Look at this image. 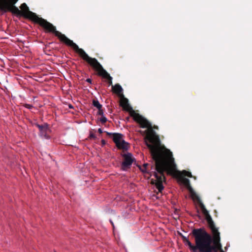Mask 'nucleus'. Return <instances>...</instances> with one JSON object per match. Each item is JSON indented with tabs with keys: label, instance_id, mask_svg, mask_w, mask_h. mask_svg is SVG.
Here are the masks:
<instances>
[{
	"label": "nucleus",
	"instance_id": "f257e3e1",
	"mask_svg": "<svg viewBox=\"0 0 252 252\" xmlns=\"http://www.w3.org/2000/svg\"><path fill=\"white\" fill-rule=\"evenodd\" d=\"M120 101V105L123 109L129 111L130 115L142 128H147L145 131L146 144L150 150L152 158L155 162V169L153 175L156 179L151 180V184H155L159 192L164 189L163 182H165L164 172L168 175L173 174L176 170V164L172 153L164 147L160 146L159 136L153 130L151 124L142 116L136 113L128 104V99L124 97Z\"/></svg>",
	"mask_w": 252,
	"mask_h": 252
},
{
	"label": "nucleus",
	"instance_id": "f03ea898",
	"mask_svg": "<svg viewBox=\"0 0 252 252\" xmlns=\"http://www.w3.org/2000/svg\"><path fill=\"white\" fill-rule=\"evenodd\" d=\"M81 58L86 62L93 69L97 72V75L102 77L103 78L107 80L109 86H112V77L104 69L102 65L95 58L90 57L86 52L81 57Z\"/></svg>",
	"mask_w": 252,
	"mask_h": 252
},
{
	"label": "nucleus",
	"instance_id": "7ed1b4c3",
	"mask_svg": "<svg viewBox=\"0 0 252 252\" xmlns=\"http://www.w3.org/2000/svg\"><path fill=\"white\" fill-rule=\"evenodd\" d=\"M48 32H51L57 36L60 41L63 42L65 45L72 47L73 50L81 57L85 52L82 48H80L78 46L74 43L72 40L68 38L64 34L57 31L56 27L52 24L48 22Z\"/></svg>",
	"mask_w": 252,
	"mask_h": 252
},
{
	"label": "nucleus",
	"instance_id": "20e7f679",
	"mask_svg": "<svg viewBox=\"0 0 252 252\" xmlns=\"http://www.w3.org/2000/svg\"><path fill=\"white\" fill-rule=\"evenodd\" d=\"M205 229L203 227L194 228L190 234L192 235L195 240V245L188 240L186 245H188L192 252H201L203 238Z\"/></svg>",
	"mask_w": 252,
	"mask_h": 252
},
{
	"label": "nucleus",
	"instance_id": "39448f33",
	"mask_svg": "<svg viewBox=\"0 0 252 252\" xmlns=\"http://www.w3.org/2000/svg\"><path fill=\"white\" fill-rule=\"evenodd\" d=\"M221 249L220 240H213L211 235L205 230L201 252H218Z\"/></svg>",
	"mask_w": 252,
	"mask_h": 252
},
{
	"label": "nucleus",
	"instance_id": "423d86ee",
	"mask_svg": "<svg viewBox=\"0 0 252 252\" xmlns=\"http://www.w3.org/2000/svg\"><path fill=\"white\" fill-rule=\"evenodd\" d=\"M21 11L24 13L25 15H22V16L30 19L34 23L39 24L42 27L45 32H47V21L46 20L38 17L35 13L30 11L28 6L26 3H22L20 6Z\"/></svg>",
	"mask_w": 252,
	"mask_h": 252
},
{
	"label": "nucleus",
	"instance_id": "0eeeda50",
	"mask_svg": "<svg viewBox=\"0 0 252 252\" xmlns=\"http://www.w3.org/2000/svg\"><path fill=\"white\" fill-rule=\"evenodd\" d=\"M200 207L207 222L208 227L211 230L212 240H220V232L219 231V229L216 226L211 215L209 214L208 211L206 209L202 202H200Z\"/></svg>",
	"mask_w": 252,
	"mask_h": 252
},
{
	"label": "nucleus",
	"instance_id": "6e6552de",
	"mask_svg": "<svg viewBox=\"0 0 252 252\" xmlns=\"http://www.w3.org/2000/svg\"><path fill=\"white\" fill-rule=\"evenodd\" d=\"M18 0H0V11L3 13L10 12L17 16L25 15L15 4Z\"/></svg>",
	"mask_w": 252,
	"mask_h": 252
},
{
	"label": "nucleus",
	"instance_id": "1a4fd4ad",
	"mask_svg": "<svg viewBox=\"0 0 252 252\" xmlns=\"http://www.w3.org/2000/svg\"><path fill=\"white\" fill-rule=\"evenodd\" d=\"M123 157L124 158V161L122 163L121 168L122 170L126 171L130 168L135 159L132 158V154L129 153L124 154Z\"/></svg>",
	"mask_w": 252,
	"mask_h": 252
},
{
	"label": "nucleus",
	"instance_id": "9d476101",
	"mask_svg": "<svg viewBox=\"0 0 252 252\" xmlns=\"http://www.w3.org/2000/svg\"><path fill=\"white\" fill-rule=\"evenodd\" d=\"M106 134L108 136H112L113 140L116 145L119 144V143L123 140V135L119 133H110L106 132Z\"/></svg>",
	"mask_w": 252,
	"mask_h": 252
},
{
	"label": "nucleus",
	"instance_id": "9b49d317",
	"mask_svg": "<svg viewBox=\"0 0 252 252\" xmlns=\"http://www.w3.org/2000/svg\"><path fill=\"white\" fill-rule=\"evenodd\" d=\"M37 126L39 128L40 131V135L41 136H44L45 138H47V124H45L43 126L37 125Z\"/></svg>",
	"mask_w": 252,
	"mask_h": 252
},
{
	"label": "nucleus",
	"instance_id": "f8f14e48",
	"mask_svg": "<svg viewBox=\"0 0 252 252\" xmlns=\"http://www.w3.org/2000/svg\"><path fill=\"white\" fill-rule=\"evenodd\" d=\"M187 189H188V190L189 191L190 193L191 194V196L192 198V199L196 198L198 202L199 203V205H200V202H202L200 198L197 195V194L195 193V192L194 191L193 189L192 188L190 184H189L188 186L186 187Z\"/></svg>",
	"mask_w": 252,
	"mask_h": 252
},
{
	"label": "nucleus",
	"instance_id": "ddd939ff",
	"mask_svg": "<svg viewBox=\"0 0 252 252\" xmlns=\"http://www.w3.org/2000/svg\"><path fill=\"white\" fill-rule=\"evenodd\" d=\"M113 92L119 95H122L123 88L119 84H116L112 87Z\"/></svg>",
	"mask_w": 252,
	"mask_h": 252
},
{
	"label": "nucleus",
	"instance_id": "4468645a",
	"mask_svg": "<svg viewBox=\"0 0 252 252\" xmlns=\"http://www.w3.org/2000/svg\"><path fill=\"white\" fill-rule=\"evenodd\" d=\"M116 146L119 149L126 150L128 148V144L123 139Z\"/></svg>",
	"mask_w": 252,
	"mask_h": 252
},
{
	"label": "nucleus",
	"instance_id": "2eb2a0df",
	"mask_svg": "<svg viewBox=\"0 0 252 252\" xmlns=\"http://www.w3.org/2000/svg\"><path fill=\"white\" fill-rule=\"evenodd\" d=\"M181 175L182 176V177H185L186 176H187L188 177L192 178L193 177L191 172L189 171H188L186 170H183L182 172L181 173ZM194 179H195V177H193Z\"/></svg>",
	"mask_w": 252,
	"mask_h": 252
},
{
	"label": "nucleus",
	"instance_id": "dca6fc26",
	"mask_svg": "<svg viewBox=\"0 0 252 252\" xmlns=\"http://www.w3.org/2000/svg\"><path fill=\"white\" fill-rule=\"evenodd\" d=\"M93 105L97 109L102 108V105L100 104L99 101L96 99L93 100Z\"/></svg>",
	"mask_w": 252,
	"mask_h": 252
},
{
	"label": "nucleus",
	"instance_id": "f3484780",
	"mask_svg": "<svg viewBox=\"0 0 252 252\" xmlns=\"http://www.w3.org/2000/svg\"><path fill=\"white\" fill-rule=\"evenodd\" d=\"M181 182L186 187L190 184L189 180L185 177H182Z\"/></svg>",
	"mask_w": 252,
	"mask_h": 252
},
{
	"label": "nucleus",
	"instance_id": "a211bd4d",
	"mask_svg": "<svg viewBox=\"0 0 252 252\" xmlns=\"http://www.w3.org/2000/svg\"><path fill=\"white\" fill-rule=\"evenodd\" d=\"M107 121V118L104 117V116H102L100 118V121L101 122L102 124H104L105 123H106Z\"/></svg>",
	"mask_w": 252,
	"mask_h": 252
},
{
	"label": "nucleus",
	"instance_id": "6ab92c4d",
	"mask_svg": "<svg viewBox=\"0 0 252 252\" xmlns=\"http://www.w3.org/2000/svg\"><path fill=\"white\" fill-rule=\"evenodd\" d=\"M98 111L97 112V114L103 116V111L102 109V108L98 109Z\"/></svg>",
	"mask_w": 252,
	"mask_h": 252
},
{
	"label": "nucleus",
	"instance_id": "aec40b11",
	"mask_svg": "<svg viewBox=\"0 0 252 252\" xmlns=\"http://www.w3.org/2000/svg\"><path fill=\"white\" fill-rule=\"evenodd\" d=\"M89 137L91 139L96 138V136H95V134L92 132H90Z\"/></svg>",
	"mask_w": 252,
	"mask_h": 252
},
{
	"label": "nucleus",
	"instance_id": "412c9836",
	"mask_svg": "<svg viewBox=\"0 0 252 252\" xmlns=\"http://www.w3.org/2000/svg\"><path fill=\"white\" fill-rule=\"evenodd\" d=\"M182 238L183 241H184V243H186V241L189 240L188 238H187L186 237H185L184 236H182Z\"/></svg>",
	"mask_w": 252,
	"mask_h": 252
},
{
	"label": "nucleus",
	"instance_id": "4be33fe9",
	"mask_svg": "<svg viewBox=\"0 0 252 252\" xmlns=\"http://www.w3.org/2000/svg\"><path fill=\"white\" fill-rule=\"evenodd\" d=\"M140 169L142 172H147V169L145 170V168H144L143 167H140Z\"/></svg>",
	"mask_w": 252,
	"mask_h": 252
},
{
	"label": "nucleus",
	"instance_id": "5701e85b",
	"mask_svg": "<svg viewBox=\"0 0 252 252\" xmlns=\"http://www.w3.org/2000/svg\"><path fill=\"white\" fill-rule=\"evenodd\" d=\"M149 166L148 163H144L143 165V167L145 168V170L147 169V167Z\"/></svg>",
	"mask_w": 252,
	"mask_h": 252
},
{
	"label": "nucleus",
	"instance_id": "b1692460",
	"mask_svg": "<svg viewBox=\"0 0 252 252\" xmlns=\"http://www.w3.org/2000/svg\"><path fill=\"white\" fill-rule=\"evenodd\" d=\"M26 107L28 108H31L32 106L30 104H26Z\"/></svg>",
	"mask_w": 252,
	"mask_h": 252
},
{
	"label": "nucleus",
	"instance_id": "393cba45",
	"mask_svg": "<svg viewBox=\"0 0 252 252\" xmlns=\"http://www.w3.org/2000/svg\"><path fill=\"white\" fill-rule=\"evenodd\" d=\"M86 81L90 84L92 83V80L90 78L87 79Z\"/></svg>",
	"mask_w": 252,
	"mask_h": 252
},
{
	"label": "nucleus",
	"instance_id": "a878e982",
	"mask_svg": "<svg viewBox=\"0 0 252 252\" xmlns=\"http://www.w3.org/2000/svg\"><path fill=\"white\" fill-rule=\"evenodd\" d=\"M101 144H102V146L105 145V144H106L105 141L104 140L102 139V140H101Z\"/></svg>",
	"mask_w": 252,
	"mask_h": 252
},
{
	"label": "nucleus",
	"instance_id": "bb28decb",
	"mask_svg": "<svg viewBox=\"0 0 252 252\" xmlns=\"http://www.w3.org/2000/svg\"><path fill=\"white\" fill-rule=\"evenodd\" d=\"M98 132L100 134H101V133H102L103 132L101 128H99V129H98Z\"/></svg>",
	"mask_w": 252,
	"mask_h": 252
},
{
	"label": "nucleus",
	"instance_id": "cd10ccee",
	"mask_svg": "<svg viewBox=\"0 0 252 252\" xmlns=\"http://www.w3.org/2000/svg\"><path fill=\"white\" fill-rule=\"evenodd\" d=\"M154 128H155V129H158V127L157 126H154Z\"/></svg>",
	"mask_w": 252,
	"mask_h": 252
},
{
	"label": "nucleus",
	"instance_id": "c85d7f7f",
	"mask_svg": "<svg viewBox=\"0 0 252 252\" xmlns=\"http://www.w3.org/2000/svg\"><path fill=\"white\" fill-rule=\"evenodd\" d=\"M69 107L70 108H73V106H72L71 105H69Z\"/></svg>",
	"mask_w": 252,
	"mask_h": 252
},
{
	"label": "nucleus",
	"instance_id": "c756f323",
	"mask_svg": "<svg viewBox=\"0 0 252 252\" xmlns=\"http://www.w3.org/2000/svg\"><path fill=\"white\" fill-rule=\"evenodd\" d=\"M220 252H224L223 251V250L222 249L220 251Z\"/></svg>",
	"mask_w": 252,
	"mask_h": 252
},
{
	"label": "nucleus",
	"instance_id": "7c9ffc66",
	"mask_svg": "<svg viewBox=\"0 0 252 252\" xmlns=\"http://www.w3.org/2000/svg\"><path fill=\"white\" fill-rule=\"evenodd\" d=\"M51 80H49L48 79V83H49V82H51Z\"/></svg>",
	"mask_w": 252,
	"mask_h": 252
},
{
	"label": "nucleus",
	"instance_id": "2f4dec72",
	"mask_svg": "<svg viewBox=\"0 0 252 252\" xmlns=\"http://www.w3.org/2000/svg\"><path fill=\"white\" fill-rule=\"evenodd\" d=\"M111 222L112 224L113 225V222L111 221Z\"/></svg>",
	"mask_w": 252,
	"mask_h": 252
}]
</instances>
